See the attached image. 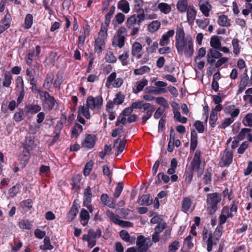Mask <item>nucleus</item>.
Segmentation results:
<instances>
[{
  "instance_id": "nucleus-6",
  "label": "nucleus",
  "mask_w": 252,
  "mask_h": 252,
  "mask_svg": "<svg viewBox=\"0 0 252 252\" xmlns=\"http://www.w3.org/2000/svg\"><path fill=\"white\" fill-rule=\"evenodd\" d=\"M126 35V29L125 27L120 28L115 34L112 44L114 47L122 48L124 47L125 42V36Z\"/></svg>"
},
{
  "instance_id": "nucleus-20",
  "label": "nucleus",
  "mask_w": 252,
  "mask_h": 252,
  "mask_svg": "<svg viewBox=\"0 0 252 252\" xmlns=\"http://www.w3.org/2000/svg\"><path fill=\"white\" fill-rule=\"evenodd\" d=\"M192 200L189 197H184L182 202V210L185 213L188 212L192 206Z\"/></svg>"
},
{
  "instance_id": "nucleus-27",
  "label": "nucleus",
  "mask_w": 252,
  "mask_h": 252,
  "mask_svg": "<svg viewBox=\"0 0 252 252\" xmlns=\"http://www.w3.org/2000/svg\"><path fill=\"white\" fill-rule=\"evenodd\" d=\"M153 201L152 199L148 194L143 195L140 197L138 199V202L140 205H150L152 204Z\"/></svg>"
},
{
  "instance_id": "nucleus-1",
  "label": "nucleus",
  "mask_w": 252,
  "mask_h": 252,
  "mask_svg": "<svg viewBox=\"0 0 252 252\" xmlns=\"http://www.w3.org/2000/svg\"><path fill=\"white\" fill-rule=\"evenodd\" d=\"M175 47L179 54L184 53L186 57H190L193 54L192 39L189 36H185V33L182 26L176 29Z\"/></svg>"
},
{
  "instance_id": "nucleus-5",
  "label": "nucleus",
  "mask_w": 252,
  "mask_h": 252,
  "mask_svg": "<svg viewBox=\"0 0 252 252\" xmlns=\"http://www.w3.org/2000/svg\"><path fill=\"white\" fill-rule=\"evenodd\" d=\"M40 98L41 100L43 108L45 110H50L55 106L56 100L54 97L50 96L47 92L38 91Z\"/></svg>"
},
{
  "instance_id": "nucleus-34",
  "label": "nucleus",
  "mask_w": 252,
  "mask_h": 252,
  "mask_svg": "<svg viewBox=\"0 0 252 252\" xmlns=\"http://www.w3.org/2000/svg\"><path fill=\"white\" fill-rule=\"evenodd\" d=\"M174 118L176 121H177L183 124H185L187 122V118L182 117L180 112L175 108L173 110Z\"/></svg>"
},
{
  "instance_id": "nucleus-7",
  "label": "nucleus",
  "mask_w": 252,
  "mask_h": 252,
  "mask_svg": "<svg viewBox=\"0 0 252 252\" xmlns=\"http://www.w3.org/2000/svg\"><path fill=\"white\" fill-rule=\"evenodd\" d=\"M201 152L197 150L194 154L193 158L191 162V166L193 170H195L197 173V176L199 177L204 171V166H201L200 161Z\"/></svg>"
},
{
  "instance_id": "nucleus-35",
  "label": "nucleus",
  "mask_w": 252,
  "mask_h": 252,
  "mask_svg": "<svg viewBox=\"0 0 252 252\" xmlns=\"http://www.w3.org/2000/svg\"><path fill=\"white\" fill-rule=\"evenodd\" d=\"M239 41L237 38H234L232 40L233 52L235 56H237L240 52L241 47L239 45Z\"/></svg>"
},
{
  "instance_id": "nucleus-32",
  "label": "nucleus",
  "mask_w": 252,
  "mask_h": 252,
  "mask_svg": "<svg viewBox=\"0 0 252 252\" xmlns=\"http://www.w3.org/2000/svg\"><path fill=\"white\" fill-rule=\"evenodd\" d=\"M104 39L99 38L97 37L95 41V48L94 50L95 52L98 53H100L102 52V46L105 44Z\"/></svg>"
},
{
  "instance_id": "nucleus-10",
  "label": "nucleus",
  "mask_w": 252,
  "mask_h": 252,
  "mask_svg": "<svg viewBox=\"0 0 252 252\" xmlns=\"http://www.w3.org/2000/svg\"><path fill=\"white\" fill-rule=\"evenodd\" d=\"M103 99L100 95L96 97L89 96L88 97L86 103L89 108L91 110H99L102 104Z\"/></svg>"
},
{
  "instance_id": "nucleus-33",
  "label": "nucleus",
  "mask_w": 252,
  "mask_h": 252,
  "mask_svg": "<svg viewBox=\"0 0 252 252\" xmlns=\"http://www.w3.org/2000/svg\"><path fill=\"white\" fill-rule=\"evenodd\" d=\"M160 25V22L158 20L154 21L149 25L148 27V31L150 32L153 33L159 29Z\"/></svg>"
},
{
  "instance_id": "nucleus-11",
  "label": "nucleus",
  "mask_w": 252,
  "mask_h": 252,
  "mask_svg": "<svg viewBox=\"0 0 252 252\" xmlns=\"http://www.w3.org/2000/svg\"><path fill=\"white\" fill-rule=\"evenodd\" d=\"M233 153L231 151H224L220 161L221 167H227L232 162Z\"/></svg>"
},
{
  "instance_id": "nucleus-62",
  "label": "nucleus",
  "mask_w": 252,
  "mask_h": 252,
  "mask_svg": "<svg viewBox=\"0 0 252 252\" xmlns=\"http://www.w3.org/2000/svg\"><path fill=\"white\" fill-rule=\"evenodd\" d=\"M167 226L165 222L159 223L155 229V232L160 234Z\"/></svg>"
},
{
  "instance_id": "nucleus-61",
  "label": "nucleus",
  "mask_w": 252,
  "mask_h": 252,
  "mask_svg": "<svg viewBox=\"0 0 252 252\" xmlns=\"http://www.w3.org/2000/svg\"><path fill=\"white\" fill-rule=\"evenodd\" d=\"M129 57L128 52H125L123 54L120 55L118 57V59L122 62V64L123 65H127V63L126 62V60L128 59Z\"/></svg>"
},
{
  "instance_id": "nucleus-37",
  "label": "nucleus",
  "mask_w": 252,
  "mask_h": 252,
  "mask_svg": "<svg viewBox=\"0 0 252 252\" xmlns=\"http://www.w3.org/2000/svg\"><path fill=\"white\" fill-rule=\"evenodd\" d=\"M33 23V17L32 15L31 14H28L26 15L25 22L23 25V27L24 28L26 29H28L30 28Z\"/></svg>"
},
{
  "instance_id": "nucleus-26",
  "label": "nucleus",
  "mask_w": 252,
  "mask_h": 252,
  "mask_svg": "<svg viewBox=\"0 0 252 252\" xmlns=\"http://www.w3.org/2000/svg\"><path fill=\"white\" fill-rule=\"evenodd\" d=\"M89 109L90 108L87 105V106L84 105L80 106L78 111L79 115H82L86 119H89L91 117Z\"/></svg>"
},
{
  "instance_id": "nucleus-45",
  "label": "nucleus",
  "mask_w": 252,
  "mask_h": 252,
  "mask_svg": "<svg viewBox=\"0 0 252 252\" xmlns=\"http://www.w3.org/2000/svg\"><path fill=\"white\" fill-rule=\"evenodd\" d=\"M242 123L245 126L252 127V113L247 114L243 119Z\"/></svg>"
},
{
  "instance_id": "nucleus-4",
  "label": "nucleus",
  "mask_w": 252,
  "mask_h": 252,
  "mask_svg": "<svg viewBox=\"0 0 252 252\" xmlns=\"http://www.w3.org/2000/svg\"><path fill=\"white\" fill-rule=\"evenodd\" d=\"M221 200V195L217 192L209 193L207 195V207L211 213H212V211L213 212L216 211L217 205Z\"/></svg>"
},
{
  "instance_id": "nucleus-24",
  "label": "nucleus",
  "mask_w": 252,
  "mask_h": 252,
  "mask_svg": "<svg viewBox=\"0 0 252 252\" xmlns=\"http://www.w3.org/2000/svg\"><path fill=\"white\" fill-rule=\"evenodd\" d=\"M187 0H179L177 4V8L181 13H184L187 11L188 8Z\"/></svg>"
},
{
  "instance_id": "nucleus-47",
  "label": "nucleus",
  "mask_w": 252,
  "mask_h": 252,
  "mask_svg": "<svg viewBox=\"0 0 252 252\" xmlns=\"http://www.w3.org/2000/svg\"><path fill=\"white\" fill-rule=\"evenodd\" d=\"M12 80V76L9 72H6L4 74V78L3 82V86L8 87L11 83Z\"/></svg>"
},
{
  "instance_id": "nucleus-3",
  "label": "nucleus",
  "mask_w": 252,
  "mask_h": 252,
  "mask_svg": "<svg viewBox=\"0 0 252 252\" xmlns=\"http://www.w3.org/2000/svg\"><path fill=\"white\" fill-rule=\"evenodd\" d=\"M124 189L123 182H119L115 189L113 198H109L107 194L103 193L101 195L100 199L102 202L109 207L114 208L116 207V200L120 196Z\"/></svg>"
},
{
  "instance_id": "nucleus-48",
  "label": "nucleus",
  "mask_w": 252,
  "mask_h": 252,
  "mask_svg": "<svg viewBox=\"0 0 252 252\" xmlns=\"http://www.w3.org/2000/svg\"><path fill=\"white\" fill-rule=\"evenodd\" d=\"M101 232L100 230L97 229L94 231L93 229H90L88 231V235L96 240L97 238H99L101 236Z\"/></svg>"
},
{
  "instance_id": "nucleus-13",
  "label": "nucleus",
  "mask_w": 252,
  "mask_h": 252,
  "mask_svg": "<svg viewBox=\"0 0 252 252\" xmlns=\"http://www.w3.org/2000/svg\"><path fill=\"white\" fill-rule=\"evenodd\" d=\"M92 198L91 189L90 187H88L85 190L84 193V205L89 210L90 213L93 212V208L91 205H89Z\"/></svg>"
},
{
  "instance_id": "nucleus-42",
  "label": "nucleus",
  "mask_w": 252,
  "mask_h": 252,
  "mask_svg": "<svg viewBox=\"0 0 252 252\" xmlns=\"http://www.w3.org/2000/svg\"><path fill=\"white\" fill-rule=\"evenodd\" d=\"M82 239L84 241H86L88 242V247L90 248H92L96 244V240L91 237L87 234L83 235Z\"/></svg>"
},
{
  "instance_id": "nucleus-52",
  "label": "nucleus",
  "mask_w": 252,
  "mask_h": 252,
  "mask_svg": "<svg viewBox=\"0 0 252 252\" xmlns=\"http://www.w3.org/2000/svg\"><path fill=\"white\" fill-rule=\"evenodd\" d=\"M53 247L51 244L49 238L46 237L44 239V245L40 246V249L43 250H52Z\"/></svg>"
},
{
  "instance_id": "nucleus-23",
  "label": "nucleus",
  "mask_w": 252,
  "mask_h": 252,
  "mask_svg": "<svg viewBox=\"0 0 252 252\" xmlns=\"http://www.w3.org/2000/svg\"><path fill=\"white\" fill-rule=\"evenodd\" d=\"M118 8L125 13H127L130 10L129 3L126 0H121L118 3Z\"/></svg>"
},
{
  "instance_id": "nucleus-12",
  "label": "nucleus",
  "mask_w": 252,
  "mask_h": 252,
  "mask_svg": "<svg viewBox=\"0 0 252 252\" xmlns=\"http://www.w3.org/2000/svg\"><path fill=\"white\" fill-rule=\"evenodd\" d=\"M96 140V138L94 135H86L84 140L82 143V147L88 149H91L94 147Z\"/></svg>"
},
{
  "instance_id": "nucleus-55",
  "label": "nucleus",
  "mask_w": 252,
  "mask_h": 252,
  "mask_svg": "<svg viewBox=\"0 0 252 252\" xmlns=\"http://www.w3.org/2000/svg\"><path fill=\"white\" fill-rule=\"evenodd\" d=\"M154 108L152 107L151 109L148 110L142 118V122L145 123L148 120H149L152 116L153 113L154 111Z\"/></svg>"
},
{
  "instance_id": "nucleus-30",
  "label": "nucleus",
  "mask_w": 252,
  "mask_h": 252,
  "mask_svg": "<svg viewBox=\"0 0 252 252\" xmlns=\"http://www.w3.org/2000/svg\"><path fill=\"white\" fill-rule=\"evenodd\" d=\"M226 111L233 118L237 117L240 112L239 109L235 108V106L234 105H229L226 107Z\"/></svg>"
},
{
  "instance_id": "nucleus-22",
  "label": "nucleus",
  "mask_w": 252,
  "mask_h": 252,
  "mask_svg": "<svg viewBox=\"0 0 252 252\" xmlns=\"http://www.w3.org/2000/svg\"><path fill=\"white\" fill-rule=\"evenodd\" d=\"M80 222L84 226L88 224L90 216L88 212L85 209H82L80 213Z\"/></svg>"
},
{
  "instance_id": "nucleus-21",
  "label": "nucleus",
  "mask_w": 252,
  "mask_h": 252,
  "mask_svg": "<svg viewBox=\"0 0 252 252\" xmlns=\"http://www.w3.org/2000/svg\"><path fill=\"white\" fill-rule=\"evenodd\" d=\"M148 81L146 79H142V80L137 81L135 83V86L136 89H133V92L134 94H137L143 90V88L148 85Z\"/></svg>"
},
{
  "instance_id": "nucleus-14",
  "label": "nucleus",
  "mask_w": 252,
  "mask_h": 252,
  "mask_svg": "<svg viewBox=\"0 0 252 252\" xmlns=\"http://www.w3.org/2000/svg\"><path fill=\"white\" fill-rule=\"evenodd\" d=\"M143 47L138 42H134L131 47V54L136 59H139L142 57L141 51Z\"/></svg>"
},
{
  "instance_id": "nucleus-54",
  "label": "nucleus",
  "mask_w": 252,
  "mask_h": 252,
  "mask_svg": "<svg viewBox=\"0 0 252 252\" xmlns=\"http://www.w3.org/2000/svg\"><path fill=\"white\" fill-rule=\"evenodd\" d=\"M83 130V127L79 124H75L72 130V134L77 137Z\"/></svg>"
},
{
  "instance_id": "nucleus-40",
  "label": "nucleus",
  "mask_w": 252,
  "mask_h": 252,
  "mask_svg": "<svg viewBox=\"0 0 252 252\" xmlns=\"http://www.w3.org/2000/svg\"><path fill=\"white\" fill-rule=\"evenodd\" d=\"M28 111L30 113H36L41 110V107L36 104H30L27 106Z\"/></svg>"
},
{
  "instance_id": "nucleus-31",
  "label": "nucleus",
  "mask_w": 252,
  "mask_h": 252,
  "mask_svg": "<svg viewBox=\"0 0 252 252\" xmlns=\"http://www.w3.org/2000/svg\"><path fill=\"white\" fill-rule=\"evenodd\" d=\"M248 80L249 77L247 74L242 78L239 86L238 93H241L245 89L248 84Z\"/></svg>"
},
{
  "instance_id": "nucleus-15",
  "label": "nucleus",
  "mask_w": 252,
  "mask_h": 252,
  "mask_svg": "<svg viewBox=\"0 0 252 252\" xmlns=\"http://www.w3.org/2000/svg\"><path fill=\"white\" fill-rule=\"evenodd\" d=\"M251 131V129L250 128H243L241 129L239 134L234 138V140L232 143V147L235 148L238 143L245 138V137L247 135V132Z\"/></svg>"
},
{
  "instance_id": "nucleus-2",
  "label": "nucleus",
  "mask_w": 252,
  "mask_h": 252,
  "mask_svg": "<svg viewBox=\"0 0 252 252\" xmlns=\"http://www.w3.org/2000/svg\"><path fill=\"white\" fill-rule=\"evenodd\" d=\"M221 235V227H217L213 234L207 229L204 228L203 229V241L207 243V249L209 252L212 250L214 245L217 244Z\"/></svg>"
},
{
  "instance_id": "nucleus-41",
  "label": "nucleus",
  "mask_w": 252,
  "mask_h": 252,
  "mask_svg": "<svg viewBox=\"0 0 252 252\" xmlns=\"http://www.w3.org/2000/svg\"><path fill=\"white\" fill-rule=\"evenodd\" d=\"M150 68L147 66H143L139 68L135 69L134 70V73L136 75H141L145 73H148L150 71Z\"/></svg>"
},
{
  "instance_id": "nucleus-8",
  "label": "nucleus",
  "mask_w": 252,
  "mask_h": 252,
  "mask_svg": "<svg viewBox=\"0 0 252 252\" xmlns=\"http://www.w3.org/2000/svg\"><path fill=\"white\" fill-rule=\"evenodd\" d=\"M152 245L150 238H146L143 235L137 237L136 245L139 252H145Z\"/></svg>"
},
{
  "instance_id": "nucleus-38",
  "label": "nucleus",
  "mask_w": 252,
  "mask_h": 252,
  "mask_svg": "<svg viewBox=\"0 0 252 252\" xmlns=\"http://www.w3.org/2000/svg\"><path fill=\"white\" fill-rule=\"evenodd\" d=\"M215 49H210L207 52V56H209L216 59H220L222 57V54Z\"/></svg>"
},
{
  "instance_id": "nucleus-44",
  "label": "nucleus",
  "mask_w": 252,
  "mask_h": 252,
  "mask_svg": "<svg viewBox=\"0 0 252 252\" xmlns=\"http://www.w3.org/2000/svg\"><path fill=\"white\" fill-rule=\"evenodd\" d=\"M107 36V28L103 24L101 26V29L98 32V37L105 40Z\"/></svg>"
},
{
  "instance_id": "nucleus-51",
  "label": "nucleus",
  "mask_w": 252,
  "mask_h": 252,
  "mask_svg": "<svg viewBox=\"0 0 252 252\" xmlns=\"http://www.w3.org/2000/svg\"><path fill=\"white\" fill-rule=\"evenodd\" d=\"M24 119V113L22 110H18L14 115V120L19 122Z\"/></svg>"
},
{
  "instance_id": "nucleus-9",
  "label": "nucleus",
  "mask_w": 252,
  "mask_h": 252,
  "mask_svg": "<svg viewBox=\"0 0 252 252\" xmlns=\"http://www.w3.org/2000/svg\"><path fill=\"white\" fill-rule=\"evenodd\" d=\"M145 17L144 12L132 15L127 19L126 23L127 27L132 28L133 26H140L141 22L145 20Z\"/></svg>"
},
{
  "instance_id": "nucleus-63",
  "label": "nucleus",
  "mask_w": 252,
  "mask_h": 252,
  "mask_svg": "<svg viewBox=\"0 0 252 252\" xmlns=\"http://www.w3.org/2000/svg\"><path fill=\"white\" fill-rule=\"evenodd\" d=\"M121 238L126 242L130 241V237L128 233L125 230H122L120 233Z\"/></svg>"
},
{
  "instance_id": "nucleus-50",
  "label": "nucleus",
  "mask_w": 252,
  "mask_h": 252,
  "mask_svg": "<svg viewBox=\"0 0 252 252\" xmlns=\"http://www.w3.org/2000/svg\"><path fill=\"white\" fill-rule=\"evenodd\" d=\"M217 119V112H216L215 111H212L210 117L209 123L212 127L215 126V123Z\"/></svg>"
},
{
  "instance_id": "nucleus-16",
  "label": "nucleus",
  "mask_w": 252,
  "mask_h": 252,
  "mask_svg": "<svg viewBox=\"0 0 252 252\" xmlns=\"http://www.w3.org/2000/svg\"><path fill=\"white\" fill-rule=\"evenodd\" d=\"M126 142V140L125 138L121 140V138H119L114 140L113 149L117 151L118 153L117 155L124 151Z\"/></svg>"
},
{
  "instance_id": "nucleus-57",
  "label": "nucleus",
  "mask_w": 252,
  "mask_h": 252,
  "mask_svg": "<svg viewBox=\"0 0 252 252\" xmlns=\"http://www.w3.org/2000/svg\"><path fill=\"white\" fill-rule=\"evenodd\" d=\"M40 46L37 45L35 47V50L30 51L28 55L32 58L38 57L40 53Z\"/></svg>"
},
{
  "instance_id": "nucleus-28",
  "label": "nucleus",
  "mask_w": 252,
  "mask_h": 252,
  "mask_svg": "<svg viewBox=\"0 0 252 252\" xmlns=\"http://www.w3.org/2000/svg\"><path fill=\"white\" fill-rule=\"evenodd\" d=\"M217 22L220 26L222 27H228L230 25V20L224 15L220 16Z\"/></svg>"
},
{
  "instance_id": "nucleus-36",
  "label": "nucleus",
  "mask_w": 252,
  "mask_h": 252,
  "mask_svg": "<svg viewBox=\"0 0 252 252\" xmlns=\"http://www.w3.org/2000/svg\"><path fill=\"white\" fill-rule=\"evenodd\" d=\"M210 45L214 49H220L221 42L217 36H214L211 38Z\"/></svg>"
},
{
  "instance_id": "nucleus-18",
  "label": "nucleus",
  "mask_w": 252,
  "mask_h": 252,
  "mask_svg": "<svg viewBox=\"0 0 252 252\" xmlns=\"http://www.w3.org/2000/svg\"><path fill=\"white\" fill-rule=\"evenodd\" d=\"M174 33V30H171L168 31L166 33L163 34L159 40V45L161 46H164L168 45L169 42V38L172 37Z\"/></svg>"
},
{
  "instance_id": "nucleus-25",
  "label": "nucleus",
  "mask_w": 252,
  "mask_h": 252,
  "mask_svg": "<svg viewBox=\"0 0 252 252\" xmlns=\"http://www.w3.org/2000/svg\"><path fill=\"white\" fill-rule=\"evenodd\" d=\"M158 8L161 12L165 14L169 13L171 11V6L165 2L159 3L158 5Z\"/></svg>"
},
{
  "instance_id": "nucleus-49",
  "label": "nucleus",
  "mask_w": 252,
  "mask_h": 252,
  "mask_svg": "<svg viewBox=\"0 0 252 252\" xmlns=\"http://www.w3.org/2000/svg\"><path fill=\"white\" fill-rule=\"evenodd\" d=\"M63 82V77L62 74H57L56 78L54 82V86L58 88L59 90L60 89V86Z\"/></svg>"
},
{
  "instance_id": "nucleus-39",
  "label": "nucleus",
  "mask_w": 252,
  "mask_h": 252,
  "mask_svg": "<svg viewBox=\"0 0 252 252\" xmlns=\"http://www.w3.org/2000/svg\"><path fill=\"white\" fill-rule=\"evenodd\" d=\"M54 78V75L52 73H50L48 74L47 78L45 81V82L43 84V87L44 88L49 90L53 82V80Z\"/></svg>"
},
{
  "instance_id": "nucleus-64",
  "label": "nucleus",
  "mask_w": 252,
  "mask_h": 252,
  "mask_svg": "<svg viewBox=\"0 0 252 252\" xmlns=\"http://www.w3.org/2000/svg\"><path fill=\"white\" fill-rule=\"evenodd\" d=\"M158 48V43L157 42H154L153 44L149 46L146 48L147 52L149 54H152L154 53Z\"/></svg>"
},
{
  "instance_id": "nucleus-59",
  "label": "nucleus",
  "mask_w": 252,
  "mask_h": 252,
  "mask_svg": "<svg viewBox=\"0 0 252 252\" xmlns=\"http://www.w3.org/2000/svg\"><path fill=\"white\" fill-rule=\"evenodd\" d=\"M196 23L198 27L202 29H205L208 25L209 21L208 20L197 19Z\"/></svg>"
},
{
  "instance_id": "nucleus-19",
  "label": "nucleus",
  "mask_w": 252,
  "mask_h": 252,
  "mask_svg": "<svg viewBox=\"0 0 252 252\" xmlns=\"http://www.w3.org/2000/svg\"><path fill=\"white\" fill-rule=\"evenodd\" d=\"M199 8L203 15L206 17L209 16V12L212 9V6L208 2H204L203 0L199 1Z\"/></svg>"
},
{
  "instance_id": "nucleus-46",
  "label": "nucleus",
  "mask_w": 252,
  "mask_h": 252,
  "mask_svg": "<svg viewBox=\"0 0 252 252\" xmlns=\"http://www.w3.org/2000/svg\"><path fill=\"white\" fill-rule=\"evenodd\" d=\"M81 176L79 175L74 176L72 178V186L75 189H78L80 188Z\"/></svg>"
},
{
  "instance_id": "nucleus-29",
  "label": "nucleus",
  "mask_w": 252,
  "mask_h": 252,
  "mask_svg": "<svg viewBox=\"0 0 252 252\" xmlns=\"http://www.w3.org/2000/svg\"><path fill=\"white\" fill-rule=\"evenodd\" d=\"M197 144V134L195 130L191 132V139L190 149L191 150H194Z\"/></svg>"
},
{
  "instance_id": "nucleus-53",
  "label": "nucleus",
  "mask_w": 252,
  "mask_h": 252,
  "mask_svg": "<svg viewBox=\"0 0 252 252\" xmlns=\"http://www.w3.org/2000/svg\"><path fill=\"white\" fill-rule=\"evenodd\" d=\"M124 98V95L119 92L116 94V97L113 100V103L117 105L121 104L123 102Z\"/></svg>"
},
{
  "instance_id": "nucleus-17",
  "label": "nucleus",
  "mask_w": 252,
  "mask_h": 252,
  "mask_svg": "<svg viewBox=\"0 0 252 252\" xmlns=\"http://www.w3.org/2000/svg\"><path fill=\"white\" fill-rule=\"evenodd\" d=\"M186 11L188 22L189 24H193L196 18V10L193 5H189Z\"/></svg>"
},
{
  "instance_id": "nucleus-43",
  "label": "nucleus",
  "mask_w": 252,
  "mask_h": 252,
  "mask_svg": "<svg viewBox=\"0 0 252 252\" xmlns=\"http://www.w3.org/2000/svg\"><path fill=\"white\" fill-rule=\"evenodd\" d=\"M20 188L21 186L19 184H16L10 188L8 191L9 196L11 197H14L19 192Z\"/></svg>"
},
{
  "instance_id": "nucleus-60",
  "label": "nucleus",
  "mask_w": 252,
  "mask_h": 252,
  "mask_svg": "<svg viewBox=\"0 0 252 252\" xmlns=\"http://www.w3.org/2000/svg\"><path fill=\"white\" fill-rule=\"evenodd\" d=\"M93 166V162L92 161H89L86 163L84 169V174L85 176H88L90 174Z\"/></svg>"
},
{
  "instance_id": "nucleus-56",
  "label": "nucleus",
  "mask_w": 252,
  "mask_h": 252,
  "mask_svg": "<svg viewBox=\"0 0 252 252\" xmlns=\"http://www.w3.org/2000/svg\"><path fill=\"white\" fill-rule=\"evenodd\" d=\"M19 227L23 229H30L32 228V224L27 220H22L19 223Z\"/></svg>"
},
{
  "instance_id": "nucleus-58",
  "label": "nucleus",
  "mask_w": 252,
  "mask_h": 252,
  "mask_svg": "<svg viewBox=\"0 0 252 252\" xmlns=\"http://www.w3.org/2000/svg\"><path fill=\"white\" fill-rule=\"evenodd\" d=\"M106 61L110 63H114L117 61L116 57L114 55L113 52H108L105 57Z\"/></svg>"
}]
</instances>
